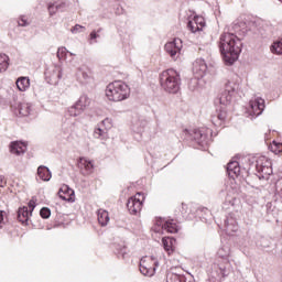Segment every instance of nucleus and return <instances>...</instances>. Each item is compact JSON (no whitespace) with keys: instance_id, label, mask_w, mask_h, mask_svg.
Returning a JSON list of instances; mask_svg holds the SVG:
<instances>
[{"instance_id":"obj_53","label":"nucleus","mask_w":282,"mask_h":282,"mask_svg":"<svg viewBox=\"0 0 282 282\" xmlns=\"http://www.w3.org/2000/svg\"><path fill=\"white\" fill-rule=\"evenodd\" d=\"M229 203L231 204V206H235V203L232 200H229Z\"/></svg>"},{"instance_id":"obj_47","label":"nucleus","mask_w":282,"mask_h":282,"mask_svg":"<svg viewBox=\"0 0 282 282\" xmlns=\"http://www.w3.org/2000/svg\"><path fill=\"white\" fill-rule=\"evenodd\" d=\"M6 215V212L0 210V228H3V216Z\"/></svg>"},{"instance_id":"obj_37","label":"nucleus","mask_w":282,"mask_h":282,"mask_svg":"<svg viewBox=\"0 0 282 282\" xmlns=\"http://www.w3.org/2000/svg\"><path fill=\"white\" fill-rule=\"evenodd\" d=\"M40 215L42 219H50V217L52 216V210L47 207H43L40 210Z\"/></svg>"},{"instance_id":"obj_49","label":"nucleus","mask_w":282,"mask_h":282,"mask_svg":"<svg viewBox=\"0 0 282 282\" xmlns=\"http://www.w3.org/2000/svg\"><path fill=\"white\" fill-rule=\"evenodd\" d=\"M276 197H280L281 199H282V188L279 191V189H276Z\"/></svg>"},{"instance_id":"obj_51","label":"nucleus","mask_w":282,"mask_h":282,"mask_svg":"<svg viewBox=\"0 0 282 282\" xmlns=\"http://www.w3.org/2000/svg\"><path fill=\"white\" fill-rule=\"evenodd\" d=\"M127 254V251H123L122 252V258L124 259V256Z\"/></svg>"},{"instance_id":"obj_42","label":"nucleus","mask_w":282,"mask_h":282,"mask_svg":"<svg viewBox=\"0 0 282 282\" xmlns=\"http://www.w3.org/2000/svg\"><path fill=\"white\" fill-rule=\"evenodd\" d=\"M29 208H30V213H32L34 210V208H36V197H32V199L29 202Z\"/></svg>"},{"instance_id":"obj_2","label":"nucleus","mask_w":282,"mask_h":282,"mask_svg":"<svg viewBox=\"0 0 282 282\" xmlns=\"http://www.w3.org/2000/svg\"><path fill=\"white\" fill-rule=\"evenodd\" d=\"M218 259L213 265V270L217 273L218 279H224L232 272V263L230 262V247L224 245L217 251Z\"/></svg>"},{"instance_id":"obj_40","label":"nucleus","mask_w":282,"mask_h":282,"mask_svg":"<svg viewBox=\"0 0 282 282\" xmlns=\"http://www.w3.org/2000/svg\"><path fill=\"white\" fill-rule=\"evenodd\" d=\"M182 279H184V275L172 273L170 274L167 282H182Z\"/></svg>"},{"instance_id":"obj_33","label":"nucleus","mask_w":282,"mask_h":282,"mask_svg":"<svg viewBox=\"0 0 282 282\" xmlns=\"http://www.w3.org/2000/svg\"><path fill=\"white\" fill-rule=\"evenodd\" d=\"M67 54H69L70 56H74V53L67 51V48L64 46L57 50V58L59 61H65L67 58Z\"/></svg>"},{"instance_id":"obj_6","label":"nucleus","mask_w":282,"mask_h":282,"mask_svg":"<svg viewBox=\"0 0 282 282\" xmlns=\"http://www.w3.org/2000/svg\"><path fill=\"white\" fill-rule=\"evenodd\" d=\"M160 265L155 257H145L140 260V272L143 276H153L155 268Z\"/></svg>"},{"instance_id":"obj_28","label":"nucleus","mask_w":282,"mask_h":282,"mask_svg":"<svg viewBox=\"0 0 282 282\" xmlns=\"http://www.w3.org/2000/svg\"><path fill=\"white\" fill-rule=\"evenodd\" d=\"M10 67V57L7 54L0 53V74L8 72Z\"/></svg>"},{"instance_id":"obj_34","label":"nucleus","mask_w":282,"mask_h":282,"mask_svg":"<svg viewBox=\"0 0 282 282\" xmlns=\"http://www.w3.org/2000/svg\"><path fill=\"white\" fill-rule=\"evenodd\" d=\"M94 138H97V140H107V130L102 128H96L94 131Z\"/></svg>"},{"instance_id":"obj_14","label":"nucleus","mask_w":282,"mask_h":282,"mask_svg":"<svg viewBox=\"0 0 282 282\" xmlns=\"http://www.w3.org/2000/svg\"><path fill=\"white\" fill-rule=\"evenodd\" d=\"M77 78L79 83L83 85H87V83H91V69L87 66H80L77 69Z\"/></svg>"},{"instance_id":"obj_50","label":"nucleus","mask_w":282,"mask_h":282,"mask_svg":"<svg viewBox=\"0 0 282 282\" xmlns=\"http://www.w3.org/2000/svg\"><path fill=\"white\" fill-rule=\"evenodd\" d=\"M0 186H1V188H3V186H6V183L3 182V180L0 181Z\"/></svg>"},{"instance_id":"obj_30","label":"nucleus","mask_w":282,"mask_h":282,"mask_svg":"<svg viewBox=\"0 0 282 282\" xmlns=\"http://www.w3.org/2000/svg\"><path fill=\"white\" fill-rule=\"evenodd\" d=\"M175 240L171 237H165L162 239V245L164 250L167 252V254H171V252H173V242Z\"/></svg>"},{"instance_id":"obj_48","label":"nucleus","mask_w":282,"mask_h":282,"mask_svg":"<svg viewBox=\"0 0 282 282\" xmlns=\"http://www.w3.org/2000/svg\"><path fill=\"white\" fill-rule=\"evenodd\" d=\"M90 39H98V34H96V32L95 31H93L91 33H90Z\"/></svg>"},{"instance_id":"obj_45","label":"nucleus","mask_w":282,"mask_h":282,"mask_svg":"<svg viewBox=\"0 0 282 282\" xmlns=\"http://www.w3.org/2000/svg\"><path fill=\"white\" fill-rule=\"evenodd\" d=\"M102 127H106L107 129H111V119L106 118L101 121Z\"/></svg>"},{"instance_id":"obj_29","label":"nucleus","mask_w":282,"mask_h":282,"mask_svg":"<svg viewBox=\"0 0 282 282\" xmlns=\"http://www.w3.org/2000/svg\"><path fill=\"white\" fill-rule=\"evenodd\" d=\"M18 111L20 116H30L32 113V104L22 102L18 106Z\"/></svg>"},{"instance_id":"obj_16","label":"nucleus","mask_w":282,"mask_h":282,"mask_svg":"<svg viewBox=\"0 0 282 282\" xmlns=\"http://www.w3.org/2000/svg\"><path fill=\"white\" fill-rule=\"evenodd\" d=\"M78 169L83 175H91L94 173V163L85 158L79 159Z\"/></svg>"},{"instance_id":"obj_3","label":"nucleus","mask_w":282,"mask_h":282,"mask_svg":"<svg viewBox=\"0 0 282 282\" xmlns=\"http://www.w3.org/2000/svg\"><path fill=\"white\" fill-rule=\"evenodd\" d=\"M131 96V88L124 82H112L106 87V97L112 102H122Z\"/></svg>"},{"instance_id":"obj_24","label":"nucleus","mask_w":282,"mask_h":282,"mask_svg":"<svg viewBox=\"0 0 282 282\" xmlns=\"http://www.w3.org/2000/svg\"><path fill=\"white\" fill-rule=\"evenodd\" d=\"M32 217V212L28 210V207H20L18 209V220L21 224H26V221Z\"/></svg>"},{"instance_id":"obj_5","label":"nucleus","mask_w":282,"mask_h":282,"mask_svg":"<svg viewBox=\"0 0 282 282\" xmlns=\"http://www.w3.org/2000/svg\"><path fill=\"white\" fill-rule=\"evenodd\" d=\"M189 135L192 140L197 143L198 147H202L204 149V147H208V142H210L213 130L208 128H198L189 132Z\"/></svg>"},{"instance_id":"obj_36","label":"nucleus","mask_w":282,"mask_h":282,"mask_svg":"<svg viewBox=\"0 0 282 282\" xmlns=\"http://www.w3.org/2000/svg\"><path fill=\"white\" fill-rule=\"evenodd\" d=\"M270 150L272 151V153L279 154L282 151V144L281 143H276V141H273L272 144L270 145Z\"/></svg>"},{"instance_id":"obj_9","label":"nucleus","mask_w":282,"mask_h":282,"mask_svg":"<svg viewBox=\"0 0 282 282\" xmlns=\"http://www.w3.org/2000/svg\"><path fill=\"white\" fill-rule=\"evenodd\" d=\"M142 202H144V195L142 193H137L128 199L127 208L130 215H138L142 210Z\"/></svg>"},{"instance_id":"obj_7","label":"nucleus","mask_w":282,"mask_h":282,"mask_svg":"<svg viewBox=\"0 0 282 282\" xmlns=\"http://www.w3.org/2000/svg\"><path fill=\"white\" fill-rule=\"evenodd\" d=\"M239 91V84L235 82H227L225 85V91L220 95L219 102L224 107L230 105L232 96Z\"/></svg>"},{"instance_id":"obj_21","label":"nucleus","mask_w":282,"mask_h":282,"mask_svg":"<svg viewBox=\"0 0 282 282\" xmlns=\"http://www.w3.org/2000/svg\"><path fill=\"white\" fill-rule=\"evenodd\" d=\"M227 172L230 177H239L241 173V166H239V162L231 161L227 165Z\"/></svg>"},{"instance_id":"obj_32","label":"nucleus","mask_w":282,"mask_h":282,"mask_svg":"<svg viewBox=\"0 0 282 282\" xmlns=\"http://www.w3.org/2000/svg\"><path fill=\"white\" fill-rule=\"evenodd\" d=\"M165 224L166 220L164 218H156L153 226L154 232H162V230H164Z\"/></svg>"},{"instance_id":"obj_12","label":"nucleus","mask_w":282,"mask_h":282,"mask_svg":"<svg viewBox=\"0 0 282 282\" xmlns=\"http://www.w3.org/2000/svg\"><path fill=\"white\" fill-rule=\"evenodd\" d=\"M254 167L257 173H262V175H272V162H270L265 156L257 159Z\"/></svg>"},{"instance_id":"obj_41","label":"nucleus","mask_w":282,"mask_h":282,"mask_svg":"<svg viewBox=\"0 0 282 282\" xmlns=\"http://www.w3.org/2000/svg\"><path fill=\"white\" fill-rule=\"evenodd\" d=\"M192 22L196 23V25H198V28H204V25H206V22H204V18L200 17H195Z\"/></svg>"},{"instance_id":"obj_31","label":"nucleus","mask_w":282,"mask_h":282,"mask_svg":"<svg viewBox=\"0 0 282 282\" xmlns=\"http://www.w3.org/2000/svg\"><path fill=\"white\" fill-rule=\"evenodd\" d=\"M163 230H166V232H170L171 235H174L178 230L177 224H175V220H173V219L172 220H166Z\"/></svg>"},{"instance_id":"obj_38","label":"nucleus","mask_w":282,"mask_h":282,"mask_svg":"<svg viewBox=\"0 0 282 282\" xmlns=\"http://www.w3.org/2000/svg\"><path fill=\"white\" fill-rule=\"evenodd\" d=\"M188 30H191L194 34L195 32H199L202 29L199 25H197V22H192V20L188 21L187 23Z\"/></svg>"},{"instance_id":"obj_15","label":"nucleus","mask_w":282,"mask_h":282,"mask_svg":"<svg viewBox=\"0 0 282 282\" xmlns=\"http://www.w3.org/2000/svg\"><path fill=\"white\" fill-rule=\"evenodd\" d=\"M59 199H63L64 202H75V193L74 189H72L69 186L67 185H63L58 193H57Z\"/></svg>"},{"instance_id":"obj_4","label":"nucleus","mask_w":282,"mask_h":282,"mask_svg":"<svg viewBox=\"0 0 282 282\" xmlns=\"http://www.w3.org/2000/svg\"><path fill=\"white\" fill-rule=\"evenodd\" d=\"M160 83L161 87L164 91H167V94H177L182 85V78H180L177 70L170 68L160 74Z\"/></svg>"},{"instance_id":"obj_52","label":"nucleus","mask_w":282,"mask_h":282,"mask_svg":"<svg viewBox=\"0 0 282 282\" xmlns=\"http://www.w3.org/2000/svg\"><path fill=\"white\" fill-rule=\"evenodd\" d=\"M135 131H137L138 133H140V131H142V129H141V128H139V129H137Z\"/></svg>"},{"instance_id":"obj_18","label":"nucleus","mask_w":282,"mask_h":282,"mask_svg":"<svg viewBox=\"0 0 282 282\" xmlns=\"http://www.w3.org/2000/svg\"><path fill=\"white\" fill-rule=\"evenodd\" d=\"M10 151L13 155H23L28 151V145L21 141H13L10 144Z\"/></svg>"},{"instance_id":"obj_1","label":"nucleus","mask_w":282,"mask_h":282,"mask_svg":"<svg viewBox=\"0 0 282 282\" xmlns=\"http://www.w3.org/2000/svg\"><path fill=\"white\" fill-rule=\"evenodd\" d=\"M242 46L243 43L237 34L228 32L220 34L218 47L226 65H234L239 59Z\"/></svg>"},{"instance_id":"obj_8","label":"nucleus","mask_w":282,"mask_h":282,"mask_svg":"<svg viewBox=\"0 0 282 282\" xmlns=\"http://www.w3.org/2000/svg\"><path fill=\"white\" fill-rule=\"evenodd\" d=\"M264 109H265V100L263 98L257 97L249 101V108L247 110V113L250 116L252 120L253 118H258V116H261Z\"/></svg>"},{"instance_id":"obj_22","label":"nucleus","mask_w":282,"mask_h":282,"mask_svg":"<svg viewBox=\"0 0 282 282\" xmlns=\"http://www.w3.org/2000/svg\"><path fill=\"white\" fill-rule=\"evenodd\" d=\"M37 175L43 182H50L52 180V171L45 165H40L37 167Z\"/></svg>"},{"instance_id":"obj_19","label":"nucleus","mask_w":282,"mask_h":282,"mask_svg":"<svg viewBox=\"0 0 282 282\" xmlns=\"http://www.w3.org/2000/svg\"><path fill=\"white\" fill-rule=\"evenodd\" d=\"M224 230L227 235H230L231 232H237V230H239L237 219L232 218V216H227V218L225 219Z\"/></svg>"},{"instance_id":"obj_17","label":"nucleus","mask_w":282,"mask_h":282,"mask_svg":"<svg viewBox=\"0 0 282 282\" xmlns=\"http://www.w3.org/2000/svg\"><path fill=\"white\" fill-rule=\"evenodd\" d=\"M232 30L238 36H246L248 32H250V28L248 26V23L243 21H237L232 24Z\"/></svg>"},{"instance_id":"obj_26","label":"nucleus","mask_w":282,"mask_h":282,"mask_svg":"<svg viewBox=\"0 0 282 282\" xmlns=\"http://www.w3.org/2000/svg\"><path fill=\"white\" fill-rule=\"evenodd\" d=\"M19 91H28L30 89V78L19 77L15 82Z\"/></svg>"},{"instance_id":"obj_20","label":"nucleus","mask_w":282,"mask_h":282,"mask_svg":"<svg viewBox=\"0 0 282 282\" xmlns=\"http://www.w3.org/2000/svg\"><path fill=\"white\" fill-rule=\"evenodd\" d=\"M227 116L228 113L226 112V110L220 109L218 112H216V115L212 117L213 124H215V127H221V124L226 122Z\"/></svg>"},{"instance_id":"obj_10","label":"nucleus","mask_w":282,"mask_h":282,"mask_svg":"<svg viewBox=\"0 0 282 282\" xmlns=\"http://www.w3.org/2000/svg\"><path fill=\"white\" fill-rule=\"evenodd\" d=\"M164 47L166 54H169L173 61H177L182 52V40L176 37L172 42H167Z\"/></svg>"},{"instance_id":"obj_54","label":"nucleus","mask_w":282,"mask_h":282,"mask_svg":"<svg viewBox=\"0 0 282 282\" xmlns=\"http://www.w3.org/2000/svg\"><path fill=\"white\" fill-rule=\"evenodd\" d=\"M186 205L185 204H182V208H184Z\"/></svg>"},{"instance_id":"obj_27","label":"nucleus","mask_w":282,"mask_h":282,"mask_svg":"<svg viewBox=\"0 0 282 282\" xmlns=\"http://www.w3.org/2000/svg\"><path fill=\"white\" fill-rule=\"evenodd\" d=\"M97 219L100 224V226H107L109 224V212L105 209H98L97 210Z\"/></svg>"},{"instance_id":"obj_46","label":"nucleus","mask_w":282,"mask_h":282,"mask_svg":"<svg viewBox=\"0 0 282 282\" xmlns=\"http://www.w3.org/2000/svg\"><path fill=\"white\" fill-rule=\"evenodd\" d=\"M198 213H204V215H210V210H208V208H206V207L199 208Z\"/></svg>"},{"instance_id":"obj_13","label":"nucleus","mask_w":282,"mask_h":282,"mask_svg":"<svg viewBox=\"0 0 282 282\" xmlns=\"http://www.w3.org/2000/svg\"><path fill=\"white\" fill-rule=\"evenodd\" d=\"M193 72L198 76V78H204L206 72H208V65L204 58H197L193 64Z\"/></svg>"},{"instance_id":"obj_25","label":"nucleus","mask_w":282,"mask_h":282,"mask_svg":"<svg viewBox=\"0 0 282 282\" xmlns=\"http://www.w3.org/2000/svg\"><path fill=\"white\" fill-rule=\"evenodd\" d=\"M75 105L77 109H79L80 111H85V109H87V107L91 105V99H89L87 95H82Z\"/></svg>"},{"instance_id":"obj_11","label":"nucleus","mask_w":282,"mask_h":282,"mask_svg":"<svg viewBox=\"0 0 282 282\" xmlns=\"http://www.w3.org/2000/svg\"><path fill=\"white\" fill-rule=\"evenodd\" d=\"M63 78V69L61 66H51L45 72V79L47 80L48 85H58V80Z\"/></svg>"},{"instance_id":"obj_39","label":"nucleus","mask_w":282,"mask_h":282,"mask_svg":"<svg viewBox=\"0 0 282 282\" xmlns=\"http://www.w3.org/2000/svg\"><path fill=\"white\" fill-rule=\"evenodd\" d=\"M82 111L83 110H80V109H78V107H76V104L68 109L69 116H73L74 118H76V116H80Z\"/></svg>"},{"instance_id":"obj_44","label":"nucleus","mask_w":282,"mask_h":282,"mask_svg":"<svg viewBox=\"0 0 282 282\" xmlns=\"http://www.w3.org/2000/svg\"><path fill=\"white\" fill-rule=\"evenodd\" d=\"M82 30H85V26L76 24L73 29L72 32L73 34H78V32H80Z\"/></svg>"},{"instance_id":"obj_43","label":"nucleus","mask_w":282,"mask_h":282,"mask_svg":"<svg viewBox=\"0 0 282 282\" xmlns=\"http://www.w3.org/2000/svg\"><path fill=\"white\" fill-rule=\"evenodd\" d=\"M18 25H20V28H28V25H30V23L28 22L26 19L21 18V19L18 21Z\"/></svg>"},{"instance_id":"obj_35","label":"nucleus","mask_w":282,"mask_h":282,"mask_svg":"<svg viewBox=\"0 0 282 282\" xmlns=\"http://www.w3.org/2000/svg\"><path fill=\"white\" fill-rule=\"evenodd\" d=\"M271 52L273 54H282V39L271 45Z\"/></svg>"},{"instance_id":"obj_23","label":"nucleus","mask_w":282,"mask_h":282,"mask_svg":"<svg viewBox=\"0 0 282 282\" xmlns=\"http://www.w3.org/2000/svg\"><path fill=\"white\" fill-rule=\"evenodd\" d=\"M67 10V4L65 2L56 1L48 6V12L51 15L56 14V12H65Z\"/></svg>"}]
</instances>
